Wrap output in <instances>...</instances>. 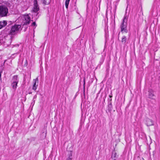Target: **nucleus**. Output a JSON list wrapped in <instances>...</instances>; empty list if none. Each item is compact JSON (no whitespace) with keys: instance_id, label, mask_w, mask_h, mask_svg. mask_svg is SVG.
Listing matches in <instances>:
<instances>
[{"instance_id":"nucleus-10","label":"nucleus","mask_w":160,"mask_h":160,"mask_svg":"<svg viewBox=\"0 0 160 160\" xmlns=\"http://www.w3.org/2000/svg\"><path fill=\"white\" fill-rule=\"evenodd\" d=\"M121 42L124 45H126V43H128L127 42V38L126 36H123L122 38Z\"/></svg>"},{"instance_id":"nucleus-8","label":"nucleus","mask_w":160,"mask_h":160,"mask_svg":"<svg viewBox=\"0 0 160 160\" xmlns=\"http://www.w3.org/2000/svg\"><path fill=\"white\" fill-rule=\"evenodd\" d=\"M153 91L152 89H150L148 91V97L149 98L151 99H153V97H154V94L153 93Z\"/></svg>"},{"instance_id":"nucleus-11","label":"nucleus","mask_w":160,"mask_h":160,"mask_svg":"<svg viewBox=\"0 0 160 160\" xmlns=\"http://www.w3.org/2000/svg\"><path fill=\"white\" fill-rule=\"evenodd\" d=\"M111 100L112 99H110V101L108 102V110L109 112H111L112 110V105L111 101Z\"/></svg>"},{"instance_id":"nucleus-20","label":"nucleus","mask_w":160,"mask_h":160,"mask_svg":"<svg viewBox=\"0 0 160 160\" xmlns=\"http://www.w3.org/2000/svg\"><path fill=\"white\" fill-rule=\"evenodd\" d=\"M74 7H76V6H75H75H74ZM77 8H75V11H77Z\"/></svg>"},{"instance_id":"nucleus-3","label":"nucleus","mask_w":160,"mask_h":160,"mask_svg":"<svg viewBox=\"0 0 160 160\" xmlns=\"http://www.w3.org/2000/svg\"><path fill=\"white\" fill-rule=\"evenodd\" d=\"M22 24L26 25L29 24L30 23L31 19L30 17L28 15H23L22 17Z\"/></svg>"},{"instance_id":"nucleus-9","label":"nucleus","mask_w":160,"mask_h":160,"mask_svg":"<svg viewBox=\"0 0 160 160\" xmlns=\"http://www.w3.org/2000/svg\"><path fill=\"white\" fill-rule=\"evenodd\" d=\"M19 82V80L18 78V76L17 75H14L13 76L12 80V82L15 83H18Z\"/></svg>"},{"instance_id":"nucleus-22","label":"nucleus","mask_w":160,"mask_h":160,"mask_svg":"<svg viewBox=\"0 0 160 160\" xmlns=\"http://www.w3.org/2000/svg\"><path fill=\"white\" fill-rule=\"evenodd\" d=\"M142 160H144V159L143 158H142Z\"/></svg>"},{"instance_id":"nucleus-7","label":"nucleus","mask_w":160,"mask_h":160,"mask_svg":"<svg viewBox=\"0 0 160 160\" xmlns=\"http://www.w3.org/2000/svg\"><path fill=\"white\" fill-rule=\"evenodd\" d=\"M146 124L147 126H150L153 125L154 124V122L152 120L149 118H148L146 120Z\"/></svg>"},{"instance_id":"nucleus-1","label":"nucleus","mask_w":160,"mask_h":160,"mask_svg":"<svg viewBox=\"0 0 160 160\" xmlns=\"http://www.w3.org/2000/svg\"><path fill=\"white\" fill-rule=\"evenodd\" d=\"M128 18V16L126 14L124 15V18L123 20L121 26L120 28L121 29V32L122 33L125 32L127 33L128 30L127 29V22Z\"/></svg>"},{"instance_id":"nucleus-14","label":"nucleus","mask_w":160,"mask_h":160,"mask_svg":"<svg viewBox=\"0 0 160 160\" xmlns=\"http://www.w3.org/2000/svg\"><path fill=\"white\" fill-rule=\"evenodd\" d=\"M68 158L66 159V160H72V152L71 151L69 152L68 154Z\"/></svg>"},{"instance_id":"nucleus-23","label":"nucleus","mask_w":160,"mask_h":160,"mask_svg":"<svg viewBox=\"0 0 160 160\" xmlns=\"http://www.w3.org/2000/svg\"><path fill=\"white\" fill-rule=\"evenodd\" d=\"M38 14V12H37L36 15H37Z\"/></svg>"},{"instance_id":"nucleus-19","label":"nucleus","mask_w":160,"mask_h":160,"mask_svg":"<svg viewBox=\"0 0 160 160\" xmlns=\"http://www.w3.org/2000/svg\"><path fill=\"white\" fill-rule=\"evenodd\" d=\"M2 73V72H0V79H1V73Z\"/></svg>"},{"instance_id":"nucleus-5","label":"nucleus","mask_w":160,"mask_h":160,"mask_svg":"<svg viewBox=\"0 0 160 160\" xmlns=\"http://www.w3.org/2000/svg\"><path fill=\"white\" fill-rule=\"evenodd\" d=\"M8 13V9L5 6H0V16L3 17L7 16Z\"/></svg>"},{"instance_id":"nucleus-18","label":"nucleus","mask_w":160,"mask_h":160,"mask_svg":"<svg viewBox=\"0 0 160 160\" xmlns=\"http://www.w3.org/2000/svg\"><path fill=\"white\" fill-rule=\"evenodd\" d=\"M83 82H84V83H83V86H84L85 85V78H84L83 79Z\"/></svg>"},{"instance_id":"nucleus-21","label":"nucleus","mask_w":160,"mask_h":160,"mask_svg":"<svg viewBox=\"0 0 160 160\" xmlns=\"http://www.w3.org/2000/svg\"><path fill=\"white\" fill-rule=\"evenodd\" d=\"M109 97L110 98H111L112 97V96H111V95H110L109 96Z\"/></svg>"},{"instance_id":"nucleus-16","label":"nucleus","mask_w":160,"mask_h":160,"mask_svg":"<svg viewBox=\"0 0 160 160\" xmlns=\"http://www.w3.org/2000/svg\"><path fill=\"white\" fill-rule=\"evenodd\" d=\"M70 0H66L65 2V6L67 8H68V6Z\"/></svg>"},{"instance_id":"nucleus-4","label":"nucleus","mask_w":160,"mask_h":160,"mask_svg":"<svg viewBox=\"0 0 160 160\" xmlns=\"http://www.w3.org/2000/svg\"><path fill=\"white\" fill-rule=\"evenodd\" d=\"M7 37H3L0 39V43L5 47H8L11 44V41L9 39H7Z\"/></svg>"},{"instance_id":"nucleus-13","label":"nucleus","mask_w":160,"mask_h":160,"mask_svg":"<svg viewBox=\"0 0 160 160\" xmlns=\"http://www.w3.org/2000/svg\"><path fill=\"white\" fill-rule=\"evenodd\" d=\"M38 78H36V79H34L33 80V82H34L33 87H32V89L35 90L37 89V87L36 86V82L37 81L38 82Z\"/></svg>"},{"instance_id":"nucleus-12","label":"nucleus","mask_w":160,"mask_h":160,"mask_svg":"<svg viewBox=\"0 0 160 160\" xmlns=\"http://www.w3.org/2000/svg\"><path fill=\"white\" fill-rule=\"evenodd\" d=\"M111 158L112 160H116L117 158V153L115 152H113L112 153Z\"/></svg>"},{"instance_id":"nucleus-15","label":"nucleus","mask_w":160,"mask_h":160,"mask_svg":"<svg viewBox=\"0 0 160 160\" xmlns=\"http://www.w3.org/2000/svg\"><path fill=\"white\" fill-rule=\"evenodd\" d=\"M18 83H15V82H12L11 86H12V88L13 89H14V90L16 89L17 87Z\"/></svg>"},{"instance_id":"nucleus-17","label":"nucleus","mask_w":160,"mask_h":160,"mask_svg":"<svg viewBox=\"0 0 160 160\" xmlns=\"http://www.w3.org/2000/svg\"><path fill=\"white\" fill-rule=\"evenodd\" d=\"M36 25V23L35 22H33L32 23V26H35Z\"/></svg>"},{"instance_id":"nucleus-2","label":"nucleus","mask_w":160,"mask_h":160,"mask_svg":"<svg viewBox=\"0 0 160 160\" xmlns=\"http://www.w3.org/2000/svg\"><path fill=\"white\" fill-rule=\"evenodd\" d=\"M21 25H15L12 26L9 32V34L11 35L16 34L21 29Z\"/></svg>"},{"instance_id":"nucleus-6","label":"nucleus","mask_w":160,"mask_h":160,"mask_svg":"<svg viewBox=\"0 0 160 160\" xmlns=\"http://www.w3.org/2000/svg\"><path fill=\"white\" fill-rule=\"evenodd\" d=\"M13 22L11 21H9L7 22L5 20L0 21V29L5 27L7 24L8 26L10 25Z\"/></svg>"}]
</instances>
